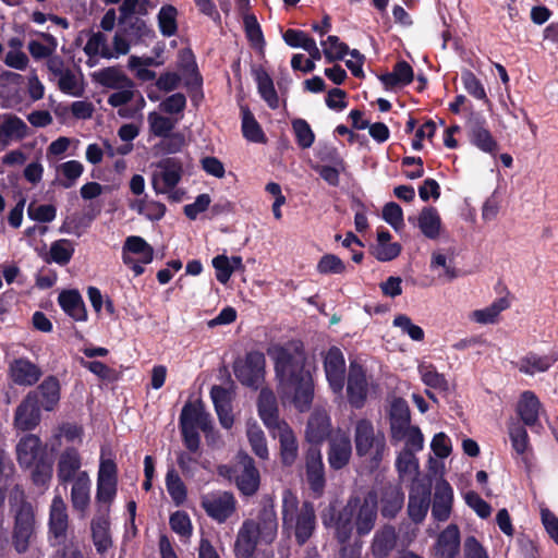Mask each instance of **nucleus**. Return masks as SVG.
Returning <instances> with one entry per match:
<instances>
[{
	"instance_id": "nucleus-59",
	"label": "nucleus",
	"mask_w": 558,
	"mask_h": 558,
	"mask_svg": "<svg viewBox=\"0 0 558 558\" xmlns=\"http://www.w3.org/2000/svg\"><path fill=\"white\" fill-rule=\"evenodd\" d=\"M59 169L64 177V180L60 181L63 189H71L84 171V167L78 160L65 161L60 165Z\"/></svg>"
},
{
	"instance_id": "nucleus-11",
	"label": "nucleus",
	"mask_w": 558,
	"mask_h": 558,
	"mask_svg": "<svg viewBox=\"0 0 558 558\" xmlns=\"http://www.w3.org/2000/svg\"><path fill=\"white\" fill-rule=\"evenodd\" d=\"M305 476L313 497L320 498L325 493L326 474L318 447H310L305 453Z\"/></svg>"
},
{
	"instance_id": "nucleus-19",
	"label": "nucleus",
	"mask_w": 558,
	"mask_h": 558,
	"mask_svg": "<svg viewBox=\"0 0 558 558\" xmlns=\"http://www.w3.org/2000/svg\"><path fill=\"white\" fill-rule=\"evenodd\" d=\"M352 457V441L347 434L329 438L327 460L329 468L340 471L349 465Z\"/></svg>"
},
{
	"instance_id": "nucleus-48",
	"label": "nucleus",
	"mask_w": 558,
	"mask_h": 558,
	"mask_svg": "<svg viewBox=\"0 0 558 558\" xmlns=\"http://www.w3.org/2000/svg\"><path fill=\"white\" fill-rule=\"evenodd\" d=\"M242 134L247 141L253 143L265 144L267 142L262 126L247 108L242 109Z\"/></svg>"
},
{
	"instance_id": "nucleus-23",
	"label": "nucleus",
	"mask_w": 558,
	"mask_h": 558,
	"mask_svg": "<svg viewBox=\"0 0 558 558\" xmlns=\"http://www.w3.org/2000/svg\"><path fill=\"white\" fill-rule=\"evenodd\" d=\"M260 535L257 533L255 520H245L239 532L234 544V554L238 558L253 557Z\"/></svg>"
},
{
	"instance_id": "nucleus-32",
	"label": "nucleus",
	"mask_w": 558,
	"mask_h": 558,
	"mask_svg": "<svg viewBox=\"0 0 558 558\" xmlns=\"http://www.w3.org/2000/svg\"><path fill=\"white\" fill-rule=\"evenodd\" d=\"M331 433L330 418L325 413H313L307 422L305 436L311 447H318Z\"/></svg>"
},
{
	"instance_id": "nucleus-45",
	"label": "nucleus",
	"mask_w": 558,
	"mask_h": 558,
	"mask_svg": "<svg viewBox=\"0 0 558 558\" xmlns=\"http://www.w3.org/2000/svg\"><path fill=\"white\" fill-rule=\"evenodd\" d=\"M109 525V520L105 517L92 521V538L98 554H105L112 546Z\"/></svg>"
},
{
	"instance_id": "nucleus-37",
	"label": "nucleus",
	"mask_w": 558,
	"mask_h": 558,
	"mask_svg": "<svg viewBox=\"0 0 558 558\" xmlns=\"http://www.w3.org/2000/svg\"><path fill=\"white\" fill-rule=\"evenodd\" d=\"M541 407L537 396L531 390H525L518 401L517 413L524 425L532 427L538 422Z\"/></svg>"
},
{
	"instance_id": "nucleus-25",
	"label": "nucleus",
	"mask_w": 558,
	"mask_h": 558,
	"mask_svg": "<svg viewBox=\"0 0 558 558\" xmlns=\"http://www.w3.org/2000/svg\"><path fill=\"white\" fill-rule=\"evenodd\" d=\"M82 466V458L74 447H66L60 454L57 464V478L60 485L74 482Z\"/></svg>"
},
{
	"instance_id": "nucleus-29",
	"label": "nucleus",
	"mask_w": 558,
	"mask_h": 558,
	"mask_svg": "<svg viewBox=\"0 0 558 558\" xmlns=\"http://www.w3.org/2000/svg\"><path fill=\"white\" fill-rule=\"evenodd\" d=\"M389 418L392 437L397 439L404 438L411 422L410 408L407 400L401 397L392 400Z\"/></svg>"
},
{
	"instance_id": "nucleus-42",
	"label": "nucleus",
	"mask_w": 558,
	"mask_h": 558,
	"mask_svg": "<svg viewBox=\"0 0 558 558\" xmlns=\"http://www.w3.org/2000/svg\"><path fill=\"white\" fill-rule=\"evenodd\" d=\"M258 93L267 106L275 110L279 108V97L274 81L266 70L259 68L254 70Z\"/></svg>"
},
{
	"instance_id": "nucleus-53",
	"label": "nucleus",
	"mask_w": 558,
	"mask_h": 558,
	"mask_svg": "<svg viewBox=\"0 0 558 558\" xmlns=\"http://www.w3.org/2000/svg\"><path fill=\"white\" fill-rule=\"evenodd\" d=\"M507 307L508 301L506 299H499L483 310L474 311L471 317L478 324H494L497 320L499 314Z\"/></svg>"
},
{
	"instance_id": "nucleus-3",
	"label": "nucleus",
	"mask_w": 558,
	"mask_h": 558,
	"mask_svg": "<svg viewBox=\"0 0 558 558\" xmlns=\"http://www.w3.org/2000/svg\"><path fill=\"white\" fill-rule=\"evenodd\" d=\"M16 460L22 469L31 470V478L35 486L46 488L49 485L53 462L38 436L27 434L19 440Z\"/></svg>"
},
{
	"instance_id": "nucleus-2",
	"label": "nucleus",
	"mask_w": 558,
	"mask_h": 558,
	"mask_svg": "<svg viewBox=\"0 0 558 558\" xmlns=\"http://www.w3.org/2000/svg\"><path fill=\"white\" fill-rule=\"evenodd\" d=\"M281 514L283 531L292 532L299 546L306 544L314 535L317 520L313 502L305 500L300 506L298 497L291 490H286Z\"/></svg>"
},
{
	"instance_id": "nucleus-41",
	"label": "nucleus",
	"mask_w": 558,
	"mask_h": 558,
	"mask_svg": "<svg viewBox=\"0 0 558 558\" xmlns=\"http://www.w3.org/2000/svg\"><path fill=\"white\" fill-rule=\"evenodd\" d=\"M378 78L387 89L407 86L413 82L414 72L409 62L400 60L393 65L392 72L384 73Z\"/></svg>"
},
{
	"instance_id": "nucleus-30",
	"label": "nucleus",
	"mask_w": 558,
	"mask_h": 558,
	"mask_svg": "<svg viewBox=\"0 0 558 558\" xmlns=\"http://www.w3.org/2000/svg\"><path fill=\"white\" fill-rule=\"evenodd\" d=\"M460 530L457 524H449L441 531L436 541L438 558H457L460 553Z\"/></svg>"
},
{
	"instance_id": "nucleus-47",
	"label": "nucleus",
	"mask_w": 558,
	"mask_h": 558,
	"mask_svg": "<svg viewBox=\"0 0 558 558\" xmlns=\"http://www.w3.org/2000/svg\"><path fill=\"white\" fill-rule=\"evenodd\" d=\"M75 248L73 243L68 239L56 240L51 243L46 263H56L65 266L70 263L74 255Z\"/></svg>"
},
{
	"instance_id": "nucleus-61",
	"label": "nucleus",
	"mask_w": 558,
	"mask_h": 558,
	"mask_svg": "<svg viewBox=\"0 0 558 558\" xmlns=\"http://www.w3.org/2000/svg\"><path fill=\"white\" fill-rule=\"evenodd\" d=\"M401 250V244L398 242L376 243L372 247V254L379 262H390L400 255Z\"/></svg>"
},
{
	"instance_id": "nucleus-34",
	"label": "nucleus",
	"mask_w": 558,
	"mask_h": 558,
	"mask_svg": "<svg viewBox=\"0 0 558 558\" xmlns=\"http://www.w3.org/2000/svg\"><path fill=\"white\" fill-rule=\"evenodd\" d=\"M398 535L396 527L391 524H385L378 530L373 538L371 549L376 558H387L397 546Z\"/></svg>"
},
{
	"instance_id": "nucleus-16",
	"label": "nucleus",
	"mask_w": 558,
	"mask_h": 558,
	"mask_svg": "<svg viewBox=\"0 0 558 558\" xmlns=\"http://www.w3.org/2000/svg\"><path fill=\"white\" fill-rule=\"evenodd\" d=\"M468 125L470 142L480 150L495 155L498 150V143L487 128L486 119L481 114H473Z\"/></svg>"
},
{
	"instance_id": "nucleus-4",
	"label": "nucleus",
	"mask_w": 558,
	"mask_h": 558,
	"mask_svg": "<svg viewBox=\"0 0 558 558\" xmlns=\"http://www.w3.org/2000/svg\"><path fill=\"white\" fill-rule=\"evenodd\" d=\"M353 444L357 458L366 461L372 470L379 468L388 450L386 436L375 428L368 418H359L353 424Z\"/></svg>"
},
{
	"instance_id": "nucleus-21",
	"label": "nucleus",
	"mask_w": 558,
	"mask_h": 558,
	"mask_svg": "<svg viewBox=\"0 0 558 558\" xmlns=\"http://www.w3.org/2000/svg\"><path fill=\"white\" fill-rule=\"evenodd\" d=\"M61 386L59 379L53 376H47L36 389L28 391L26 396L35 395V401L39 407L48 412L53 411L60 401Z\"/></svg>"
},
{
	"instance_id": "nucleus-28",
	"label": "nucleus",
	"mask_w": 558,
	"mask_h": 558,
	"mask_svg": "<svg viewBox=\"0 0 558 558\" xmlns=\"http://www.w3.org/2000/svg\"><path fill=\"white\" fill-rule=\"evenodd\" d=\"M241 463L243 465V470L236 476L235 485L242 495L250 497L255 495L259 488V472L255 466L253 458L247 454H244L241 458Z\"/></svg>"
},
{
	"instance_id": "nucleus-31",
	"label": "nucleus",
	"mask_w": 558,
	"mask_h": 558,
	"mask_svg": "<svg viewBox=\"0 0 558 558\" xmlns=\"http://www.w3.org/2000/svg\"><path fill=\"white\" fill-rule=\"evenodd\" d=\"M210 398L220 425L226 429H230L233 426L234 418L228 390L222 386L215 385L210 389Z\"/></svg>"
},
{
	"instance_id": "nucleus-43",
	"label": "nucleus",
	"mask_w": 558,
	"mask_h": 558,
	"mask_svg": "<svg viewBox=\"0 0 558 558\" xmlns=\"http://www.w3.org/2000/svg\"><path fill=\"white\" fill-rule=\"evenodd\" d=\"M90 481L87 472H78L71 489V502L74 509L84 511L89 505Z\"/></svg>"
},
{
	"instance_id": "nucleus-6",
	"label": "nucleus",
	"mask_w": 558,
	"mask_h": 558,
	"mask_svg": "<svg viewBox=\"0 0 558 558\" xmlns=\"http://www.w3.org/2000/svg\"><path fill=\"white\" fill-rule=\"evenodd\" d=\"M383 519L395 520L404 506L405 495L400 484L386 482L369 490Z\"/></svg>"
},
{
	"instance_id": "nucleus-18",
	"label": "nucleus",
	"mask_w": 558,
	"mask_h": 558,
	"mask_svg": "<svg viewBox=\"0 0 558 558\" xmlns=\"http://www.w3.org/2000/svg\"><path fill=\"white\" fill-rule=\"evenodd\" d=\"M41 420V408L35 401V395L25 396L15 409L14 426L22 432L35 429Z\"/></svg>"
},
{
	"instance_id": "nucleus-52",
	"label": "nucleus",
	"mask_w": 558,
	"mask_h": 558,
	"mask_svg": "<svg viewBox=\"0 0 558 558\" xmlns=\"http://www.w3.org/2000/svg\"><path fill=\"white\" fill-rule=\"evenodd\" d=\"M320 44L324 47V57L329 63L336 60H343L349 52V46L342 43L336 35H329L327 39L323 40Z\"/></svg>"
},
{
	"instance_id": "nucleus-54",
	"label": "nucleus",
	"mask_w": 558,
	"mask_h": 558,
	"mask_svg": "<svg viewBox=\"0 0 558 558\" xmlns=\"http://www.w3.org/2000/svg\"><path fill=\"white\" fill-rule=\"evenodd\" d=\"M418 372L421 375L422 381L433 388L438 389L440 391H448L449 384L444 374L437 372L436 367L433 364L429 365H420Z\"/></svg>"
},
{
	"instance_id": "nucleus-5",
	"label": "nucleus",
	"mask_w": 558,
	"mask_h": 558,
	"mask_svg": "<svg viewBox=\"0 0 558 558\" xmlns=\"http://www.w3.org/2000/svg\"><path fill=\"white\" fill-rule=\"evenodd\" d=\"M265 367V355L257 350L247 352L243 359H238L233 363V372L238 381L253 390H257L263 385Z\"/></svg>"
},
{
	"instance_id": "nucleus-39",
	"label": "nucleus",
	"mask_w": 558,
	"mask_h": 558,
	"mask_svg": "<svg viewBox=\"0 0 558 558\" xmlns=\"http://www.w3.org/2000/svg\"><path fill=\"white\" fill-rule=\"evenodd\" d=\"M58 303L65 314L77 322L87 319V312L82 295L77 290H64L58 296Z\"/></svg>"
},
{
	"instance_id": "nucleus-50",
	"label": "nucleus",
	"mask_w": 558,
	"mask_h": 558,
	"mask_svg": "<svg viewBox=\"0 0 558 558\" xmlns=\"http://www.w3.org/2000/svg\"><path fill=\"white\" fill-rule=\"evenodd\" d=\"M305 51L308 52L310 58L305 60V65H302L304 60V56L302 53H295L291 59V66L294 71H301L304 73L313 72L315 69V60L322 59V51L318 49L315 39H313L307 46L304 48Z\"/></svg>"
},
{
	"instance_id": "nucleus-40",
	"label": "nucleus",
	"mask_w": 558,
	"mask_h": 558,
	"mask_svg": "<svg viewBox=\"0 0 558 558\" xmlns=\"http://www.w3.org/2000/svg\"><path fill=\"white\" fill-rule=\"evenodd\" d=\"M255 524L257 525V533L265 543H271L276 538L278 519L272 504L264 505L262 507Z\"/></svg>"
},
{
	"instance_id": "nucleus-38",
	"label": "nucleus",
	"mask_w": 558,
	"mask_h": 558,
	"mask_svg": "<svg viewBox=\"0 0 558 558\" xmlns=\"http://www.w3.org/2000/svg\"><path fill=\"white\" fill-rule=\"evenodd\" d=\"M430 506V488L421 487L409 495L408 515L414 523H421L426 518Z\"/></svg>"
},
{
	"instance_id": "nucleus-44",
	"label": "nucleus",
	"mask_w": 558,
	"mask_h": 558,
	"mask_svg": "<svg viewBox=\"0 0 558 558\" xmlns=\"http://www.w3.org/2000/svg\"><path fill=\"white\" fill-rule=\"evenodd\" d=\"M556 361L557 356H539L534 352H530L525 356L520 359L518 368L520 373H523L525 375H534L535 373L547 372Z\"/></svg>"
},
{
	"instance_id": "nucleus-13",
	"label": "nucleus",
	"mask_w": 558,
	"mask_h": 558,
	"mask_svg": "<svg viewBox=\"0 0 558 558\" xmlns=\"http://www.w3.org/2000/svg\"><path fill=\"white\" fill-rule=\"evenodd\" d=\"M160 174H154L151 185L156 194L173 190L182 179L183 163L175 157H167L158 162Z\"/></svg>"
},
{
	"instance_id": "nucleus-15",
	"label": "nucleus",
	"mask_w": 558,
	"mask_h": 558,
	"mask_svg": "<svg viewBox=\"0 0 558 558\" xmlns=\"http://www.w3.org/2000/svg\"><path fill=\"white\" fill-rule=\"evenodd\" d=\"M324 371L330 389L340 393L344 387L345 361L342 351L332 345L324 356Z\"/></svg>"
},
{
	"instance_id": "nucleus-51",
	"label": "nucleus",
	"mask_w": 558,
	"mask_h": 558,
	"mask_svg": "<svg viewBox=\"0 0 558 558\" xmlns=\"http://www.w3.org/2000/svg\"><path fill=\"white\" fill-rule=\"evenodd\" d=\"M244 31L251 46L263 51L266 45L262 27L254 14H246L243 17Z\"/></svg>"
},
{
	"instance_id": "nucleus-8",
	"label": "nucleus",
	"mask_w": 558,
	"mask_h": 558,
	"mask_svg": "<svg viewBox=\"0 0 558 558\" xmlns=\"http://www.w3.org/2000/svg\"><path fill=\"white\" fill-rule=\"evenodd\" d=\"M154 259V248L145 239L138 235H130L122 246V262L132 269L135 277L144 274L142 264H150Z\"/></svg>"
},
{
	"instance_id": "nucleus-55",
	"label": "nucleus",
	"mask_w": 558,
	"mask_h": 558,
	"mask_svg": "<svg viewBox=\"0 0 558 558\" xmlns=\"http://www.w3.org/2000/svg\"><path fill=\"white\" fill-rule=\"evenodd\" d=\"M177 9L167 4L163 5L158 13V26L160 33L166 37H171L177 34L178 24H177Z\"/></svg>"
},
{
	"instance_id": "nucleus-46",
	"label": "nucleus",
	"mask_w": 558,
	"mask_h": 558,
	"mask_svg": "<svg viewBox=\"0 0 558 558\" xmlns=\"http://www.w3.org/2000/svg\"><path fill=\"white\" fill-rule=\"evenodd\" d=\"M421 232L428 239H437L440 233L441 219L435 207H424L417 218Z\"/></svg>"
},
{
	"instance_id": "nucleus-22",
	"label": "nucleus",
	"mask_w": 558,
	"mask_h": 558,
	"mask_svg": "<svg viewBox=\"0 0 558 558\" xmlns=\"http://www.w3.org/2000/svg\"><path fill=\"white\" fill-rule=\"evenodd\" d=\"M178 68L185 78V86L191 92H197L203 97V76L198 71L195 56L190 48H184L178 54Z\"/></svg>"
},
{
	"instance_id": "nucleus-1",
	"label": "nucleus",
	"mask_w": 558,
	"mask_h": 558,
	"mask_svg": "<svg viewBox=\"0 0 558 558\" xmlns=\"http://www.w3.org/2000/svg\"><path fill=\"white\" fill-rule=\"evenodd\" d=\"M267 353L274 362L281 396L290 399L298 411L307 412L314 400L316 367L310 362L303 341L291 339L276 343Z\"/></svg>"
},
{
	"instance_id": "nucleus-57",
	"label": "nucleus",
	"mask_w": 558,
	"mask_h": 558,
	"mask_svg": "<svg viewBox=\"0 0 558 558\" xmlns=\"http://www.w3.org/2000/svg\"><path fill=\"white\" fill-rule=\"evenodd\" d=\"M508 430L512 448L518 454H523L529 447V435L525 427L519 422H511Z\"/></svg>"
},
{
	"instance_id": "nucleus-63",
	"label": "nucleus",
	"mask_w": 558,
	"mask_h": 558,
	"mask_svg": "<svg viewBox=\"0 0 558 558\" xmlns=\"http://www.w3.org/2000/svg\"><path fill=\"white\" fill-rule=\"evenodd\" d=\"M383 219L396 231H399L404 226L403 210L401 206L395 202H389L384 206Z\"/></svg>"
},
{
	"instance_id": "nucleus-7",
	"label": "nucleus",
	"mask_w": 558,
	"mask_h": 558,
	"mask_svg": "<svg viewBox=\"0 0 558 558\" xmlns=\"http://www.w3.org/2000/svg\"><path fill=\"white\" fill-rule=\"evenodd\" d=\"M36 519L31 502L23 500L14 515L12 534L13 546L19 554L27 551L32 538L35 536Z\"/></svg>"
},
{
	"instance_id": "nucleus-26",
	"label": "nucleus",
	"mask_w": 558,
	"mask_h": 558,
	"mask_svg": "<svg viewBox=\"0 0 558 558\" xmlns=\"http://www.w3.org/2000/svg\"><path fill=\"white\" fill-rule=\"evenodd\" d=\"M453 502V489L450 484L441 480L436 483L432 515L438 522L447 521L450 517Z\"/></svg>"
},
{
	"instance_id": "nucleus-20",
	"label": "nucleus",
	"mask_w": 558,
	"mask_h": 558,
	"mask_svg": "<svg viewBox=\"0 0 558 558\" xmlns=\"http://www.w3.org/2000/svg\"><path fill=\"white\" fill-rule=\"evenodd\" d=\"M27 135L28 126L20 117L13 113L0 116V151L4 150L11 142H20Z\"/></svg>"
},
{
	"instance_id": "nucleus-49",
	"label": "nucleus",
	"mask_w": 558,
	"mask_h": 558,
	"mask_svg": "<svg viewBox=\"0 0 558 558\" xmlns=\"http://www.w3.org/2000/svg\"><path fill=\"white\" fill-rule=\"evenodd\" d=\"M166 487L172 501L177 506H181L187 497V489L178 472L171 468L166 474Z\"/></svg>"
},
{
	"instance_id": "nucleus-35",
	"label": "nucleus",
	"mask_w": 558,
	"mask_h": 558,
	"mask_svg": "<svg viewBox=\"0 0 558 558\" xmlns=\"http://www.w3.org/2000/svg\"><path fill=\"white\" fill-rule=\"evenodd\" d=\"M68 521L66 506L60 496H56L50 506L49 533L57 539H64Z\"/></svg>"
},
{
	"instance_id": "nucleus-60",
	"label": "nucleus",
	"mask_w": 558,
	"mask_h": 558,
	"mask_svg": "<svg viewBox=\"0 0 558 558\" xmlns=\"http://www.w3.org/2000/svg\"><path fill=\"white\" fill-rule=\"evenodd\" d=\"M169 524L171 530L181 537H190L193 526L189 514L185 511L178 510L170 515Z\"/></svg>"
},
{
	"instance_id": "nucleus-10",
	"label": "nucleus",
	"mask_w": 558,
	"mask_h": 558,
	"mask_svg": "<svg viewBox=\"0 0 558 558\" xmlns=\"http://www.w3.org/2000/svg\"><path fill=\"white\" fill-rule=\"evenodd\" d=\"M322 520L325 527H335V537L339 544H347L351 539L355 524L349 501L338 512L333 506H329L327 511L322 514Z\"/></svg>"
},
{
	"instance_id": "nucleus-33",
	"label": "nucleus",
	"mask_w": 558,
	"mask_h": 558,
	"mask_svg": "<svg viewBox=\"0 0 558 558\" xmlns=\"http://www.w3.org/2000/svg\"><path fill=\"white\" fill-rule=\"evenodd\" d=\"M93 81L106 88H133L134 82L118 66H107L93 73Z\"/></svg>"
},
{
	"instance_id": "nucleus-17",
	"label": "nucleus",
	"mask_w": 558,
	"mask_h": 558,
	"mask_svg": "<svg viewBox=\"0 0 558 558\" xmlns=\"http://www.w3.org/2000/svg\"><path fill=\"white\" fill-rule=\"evenodd\" d=\"M8 374L17 386L31 387L43 376L40 367L27 357H17L10 362Z\"/></svg>"
},
{
	"instance_id": "nucleus-9",
	"label": "nucleus",
	"mask_w": 558,
	"mask_h": 558,
	"mask_svg": "<svg viewBox=\"0 0 558 558\" xmlns=\"http://www.w3.org/2000/svg\"><path fill=\"white\" fill-rule=\"evenodd\" d=\"M348 501L354 514V524L357 535L365 536L369 534L375 527L379 512L373 495H371L369 492H366L363 497L352 495L349 497Z\"/></svg>"
},
{
	"instance_id": "nucleus-36",
	"label": "nucleus",
	"mask_w": 558,
	"mask_h": 558,
	"mask_svg": "<svg viewBox=\"0 0 558 558\" xmlns=\"http://www.w3.org/2000/svg\"><path fill=\"white\" fill-rule=\"evenodd\" d=\"M279 429L280 460L283 466H292L299 456V444L292 428L282 422Z\"/></svg>"
},
{
	"instance_id": "nucleus-27",
	"label": "nucleus",
	"mask_w": 558,
	"mask_h": 558,
	"mask_svg": "<svg viewBox=\"0 0 558 558\" xmlns=\"http://www.w3.org/2000/svg\"><path fill=\"white\" fill-rule=\"evenodd\" d=\"M210 426L209 414L205 412L202 401L187 402L181 410L179 427L206 432Z\"/></svg>"
},
{
	"instance_id": "nucleus-14",
	"label": "nucleus",
	"mask_w": 558,
	"mask_h": 558,
	"mask_svg": "<svg viewBox=\"0 0 558 558\" xmlns=\"http://www.w3.org/2000/svg\"><path fill=\"white\" fill-rule=\"evenodd\" d=\"M368 392V384L365 368L356 363L351 362L348 374L347 395L348 401L354 409L364 407Z\"/></svg>"
},
{
	"instance_id": "nucleus-64",
	"label": "nucleus",
	"mask_w": 558,
	"mask_h": 558,
	"mask_svg": "<svg viewBox=\"0 0 558 558\" xmlns=\"http://www.w3.org/2000/svg\"><path fill=\"white\" fill-rule=\"evenodd\" d=\"M344 270L343 260L335 254H325L317 264V271L323 275L342 274Z\"/></svg>"
},
{
	"instance_id": "nucleus-62",
	"label": "nucleus",
	"mask_w": 558,
	"mask_h": 558,
	"mask_svg": "<svg viewBox=\"0 0 558 558\" xmlns=\"http://www.w3.org/2000/svg\"><path fill=\"white\" fill-rule=\"evenodd\" d=\"M148 121L150 131L155 136L162 137L168 135L174 129V121L170 118L158 114L156 112L149 113Z\"/></svg>"
},
{
	"instance_id": "nucleus-58",
	"label": "nucleus",
	"mask_w": 558,
	"mask_h": 558,
	"mask_svg": "<svg viewBox=\"0 0 558 558\" xmlns=\"http://www.w3.org/2000/svg\"><path fill=\"white\" fill-rule=\"evenodd\" d=\"M292 129L295 134V141L299 147L310 148L315 141V134L310 124L304 119H295L292 121Z\"/></svg>"
},
{
	"instance_id": "nucleus-56",
	"label": "nucleus",
	"mask_w": 558,
	"mask_h": 558,
	"mask_svg": "<svg viewBox=\"0 0 558 558\" xmlns=\"http://www.w3.org/2000/svg\"><path fill=\"white\" fill-rule=\"evenodd\" d=\"M461 81L469 95L477 100H483L485 104H489L484 85L471 70L465 69L462 71Z\"/></svg>"
},
{
	"instance_id": "nucleus-24",
	"label": "nucleus",
	"mask_w": 558,
	"mask_h": 558,
	"mask_svg": "<svg viewBox=\"0 0 558 558\" xmlns=\"http://www.w3.org/2000/svg\"><path fill=\"white\" fill-rule=\"evenodd\" d=\"M258 416L269 429L279 428L282 422L279 420V409L276 395L270 388H262L257 399Z\"/></svg>"
},
{
	"instance_id": "nucleus-12",
	"label": "nucleus",
	"mask_w": 558,
	"mask_h": 558,
	"mask_svg": "<svg viewBox=\"0 0 558 558\" xmlns=\"http://www.w3.org/2000/svg\"><path fill=\"white\" fill-rule=\"evenodd\" d=\"M201 506L210 519L225 523L235 512L236 500L232 493L219 492L203 496Z\"/></svg>"
}]
</instances>
